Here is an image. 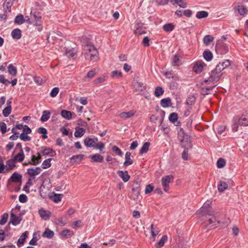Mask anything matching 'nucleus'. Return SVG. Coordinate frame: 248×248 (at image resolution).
Masks as SVG:
<instances>
[{"label":"nucleus","mask_w":248,"mask_h":248,"mask_svg":"<svg viewBox=\"0 0 248 248\" xmlns=\"http://www.w3.org/2000/svg\"><path fill=\"white\" fill-rule=\"evenodd\" d=\"M82 55L85 60L93 62L97 61L99 59V53L94 45L86 46L83 49Z\"/></svg>","instance_id":"1"},{"label":"nucleus","mask_w":248,"mask_h":248,"mask_svg":"<svg viewBox=\"0 0 248 248\" xmlns=\"http://www.w3.org/2000/svg\"><path fill=\"white\" fill-rule=\"evenodd\" d=\"M212 202L210 201H207L203 205V206L200 209V213L202 216L208 215L212 216V212L211 211V204Z\"/></svg>","instance_id":"2"},{"label":"nucleus","mask_w":248,"mask_h":248,"mask_svg":"<svg viewBox=\"0 0 248 248\" xmlns=\"http://www.w3.org/2000/svg\"><path fill=\"white\" fill-rule=\"evenodd\" d=\"M173 180V177L172 175H167L162 178V185L165 191H168L169 189V184L172 182Z\"/></svg>","instance_id":"3"},{"label":"nucleus","mask_w":248,"mask_h":248,"mask_svg":"<svg viewBox=\"0 0 248 248\" xmlns=\"http://www.w3.org/2000/svg\"><path fill=\"white\" fill-rule=\"evenodd\" d=\"M222 76V73L221 72H218L216 70V68L215 70H213L211 72L210 76L207 80H205V82L209 81L213 83H215L218 81L221 77Z\"/></svg>","instance_id":"4"},{"label":"nucleus","mask_w":248,"mask_h":248,"mask_svg":"<svg viewBox=\"0 0 248 248\" xmlns=\"http://www.w3.org/2000/svg\"><path fill=\"white\" fill-rule=\"evenodd\" d=\"M31 16L33 17L35 21L33 23L34 25L37 27V30L40 31L43 29L42 22L41 21V16L39 14L36 13H32L31 12Z\"/></svg>","instance_id":"5"},{"label":"nucleus","mask_w":248,"mask_h":248,"mask_svg":"<svg viewBox=\"0 0 248 248\" xmlns=\"http://www.w3.org/2000/svg\"><path fill=\"white\" fill-rule=\"evenodd\" d=\"M206 64L202 61H197L194 64L193 71L197 74L200 73L203 71V67Z\"/></svg>","instance_id":"6"},{"label":"nucleus","mask_w":248,"mask_h":248,"mask_svg":"<svg viewBox=\"0 0 248 248\" xmlns=\"http://www.w3.org/2000/svg\"><path fill=\"white\" fill-rule=\"evenodd\" d=\"M216 50L220 54H224L228 51V47L226 44L222 43H218L216 46Z\"/></svg>","instance_id":"7"},{"label":"nucleus","mask_w":248,"mask_h":248,"mask_svg":"<svg viewBox=\"0 0 248 248\" xmlns=\"http://www.w3.org/2000/svg\"><path fill=\"white\" fill-rule=\"evenodd\" d=\"M239 118L237 120L240 122V126H248V110L245 111Z\"/></svg>","instance_id":"8"},{"label":"nucleus","mask_w":248,"mask_h":248,"mask_svg":"<svg viewBox=\"0 0 248 248\" xmlns=\"http://www.w3.org/2000/svg\"><path fill=\"white\" fill-rule=\"evenodd\" d=\"M183 63L182 56L178 54H175L171 59V63L173 66H180Z\"/></svg>","instance_id":"9"},{"label":"nucleus","mask_w":248,"mask_h":248,"mask_svg":"<svg viewBox=\"0 0 248 248\" xmlns=\"http://www.w3.org/2000/svg\"><path fill=\"white\" fill-rule=\"evenodd\" d=\"M40 152L43 155H49L51 157H53L56 155L54 150L45 146L42 147Z\"/></svg>","instance_id":"10"},{"label":"nucleus","mask_w":248,"mask_h":248,"mask_svg":"<svg viewBox=\"0 0 248 248\" xmlns=\"http://www.w3.org/2000/svg\"><path fill=\"white\" fill-rule=\"evenodd\" d=\"M231 64V62L229 60H225L224 61L219 62L217 66H216V70L217 71H218V72H221V71L224 70L225 68H227V67L229 66Z\"/></svg>","instance_id":"11"},{"label":"nucleus","mask_w":248,"mask_h":248,"mask_svg":"<svg viewBox=\"0 0 248 248\" xmlns=\"http://www.w3.org/2000/svg\"><path fill=\"white\" fill-rule=\"evenodd\" d=\"M22 219L21 216H16L14 213H11L10 215V223H12L14 226H16L20 224Z\"/></svg>","instance_id":"12"},{"label":"nucleus","mask_w":248,"mask_h":248,"mask_svg":"<svg viewBox=\"0 0 248 248\" xmlns=\"http://www.w3.org/2000/svg\"><path fill=\"white\" fill-rule=\"evenodd\" d=\"M41 171L40 167H36L35 169L31 168L27 170V173L30 177L35 179V176L38 175Z\"/></svg>","instance_id":"13"},{"label":"nucleus","mask_w":248,"mask_h":248,"mask_svg":"<svg viewBox=\"0 0 248 248\" xmlns=\"http://www.w3.org/2000/svg\"><path fill=\"white\" fill-rule=\"evenodd\" d=\"M38 214L40 217L44 220H48L51 216V212L48 210H46L43 209L39 210Z\"/></svg>","instance_id":"14"},{"label":"nucleus","mask_w":248,"mask_h":248,"mask_svg":"<svg viewBox=\"0 0 248 248\" xmlns=\"http://www.w3.org/2000/svg\"><path fill=\"white\" fill-rule=\"evenodd\" d=\"M77 52L78 49L76 48L72 47L71 49H66L65 53L67 57L74 59L77 56Z\"/></svg>","instance_id":"15"},{"label":"nucleus","mask_w":248,"mask_h":248,"mask_svg":"<svg viewBox=\"0 0 248 248\" xmlns=\"http://www.w3.org/2000/svg\"><path fill=\"white\" fill-rule=\"evenodd\" d=\"M5 171H9L13 170L16 167V161L13 158L8 160L6 162Z\"/></svg>","instance_id":"16"},{"label":"nucleus","mask_w":248,"mask_h":248,"mask_svg":"<svg viewBox=\"0 0 248 248\" xmlns=\"http://www.w3.org/2000/svg\"><path fill=\"white\" fill-rule=\"evenodd\" d=\"M22 176L17 172H14L8 179V182L19 183L21 182Z\"/></svg>","instance_id":"17"},{"label":"nucleus","mask_w":248,"mask_h":248,"mask_svg":"<svg viewBox=\"0 0 248 248\" xmlns=\"http://www.w3.org/2000/svg\"><path fill=\"white\" fill-rule=\"evenodd\" d=\"M80 42L81 43V46L83 47V49L85 48L86 46H93V45L91 42L90 39L85 36L81 37L80 39Z\"/></svg>","instance_id":"18"},{"label":"nucleus","mask_w":248,"mask_h":248,"mask_svg":"<svg viewBox=\"0 0 248 248\" xmlns=\"http://www.w3.org/2000/svg\"><path fill=\"white\" fill-rule=\"evenodd\" d=\"M135 30L134 33L138 36L146 33L145 30L142 29V25L140 23H137L135 25Z\"/></svg>","instance_id":"19"},{"label":"nucleus","mask_w":248,"mask_h":248,"mask_svg":"<svg viewBox=\"0 0 248 248\" xmlns=\"http://www.w3.org/2000/svg\"><path fill=\"white\" fill-rule=\"evenodd\" d=\"M118 176L121 177L124 182H127L130 179V175L127 171L119 170L117 172Z\"/></svg>","instance_id":"20"},{"label":"nucleus","mask_w":248,"mask_h":248,"mask_svg":"<svg viewBox=\"0 0 248 248\" xmlns=\"http://www.w3.org/2000/svg\"><path fill=\"white\" fill-rule=\"evenodd\" d=\"M136 111L132 110L128 112H123L119 114V116L121 118L126 119L133 117Z\"/></svg>","instance_id":"21"},{"label":"nucleus","mask_w":248,"mask_h":248,"mask_svg":"<svg viewBox=\"0 0 248 248\" xmlns=\"http://www.w3.org/2000/svg\"><path fill=\"white\" fill-rule=\"evenodd\" d=\"M160 105L164 108L171 107L172 103L170 98L167 97L162 99L160 101Z\"/></svg>","instance_id":"22"},{"label":"nucleus","mask_w":248,"mask_h":248,"mask_svg":"<svg viewBox=\"0 0 248 248\" xmlns=\"http://www.w3.org/2000/svg\"><path fill=\"white\" fill-rule=\"evenodd\" d=\"M11 36L14 39L19 40L21 38V31L19 29H15L11 32Z\"/></svg>","instance_id":"23"},{"label":"nucleus","mask_w":248,"mask_h":248,"mask_svg":"<svg viewBox=\"0 0 248 248\" xmlns=\"http://www.w3.org/2000/svg\"><path fill=\"white\" fill-rule=\"evenodd\" d=\"M83 155H73L70 158V162L72 164L79 163L83 158Z\"/></svg>","instance_id":"24"},{"label":"nucleus","mask_w":248,"mask_h":248,"mask_svg":"<svg viewBox=\"0 0 248 248\" xmlns=\"http://www.w3.org/2000/svg\"><path fill=\"white\" fill-rule=\"evenodd\" d=\"M90 158H91V161L93 162H102L104 159L103 156L99 154L91 155Z\"/></svg>","instance_id":"25"},{"label":"nucleus","mask_w":248,"mask_h":248,"mask_svg":"<svg viewBox=\"0 0 248 248\" xmlns=\"http://www.w3.org/2000/svg\"><path fill=\"white\" fill-rule=\"evenodd\" d=\"M13 0H5L3 4V9L5 12H11V8L13 4Z\"/></svg>","instance_id":"26"},{"label":"nucleus","mask_w":248,"mask_h":248,"mask_svg":"<svg viewBox=\"0 0 248 248\" xmlns=\"http://www.w3.org/2000/svg\"><path fill=\"white\" fill-rule=\"evenodd\" d=\"M236 119H240L239 116H235L233 118L232 124V130L233 132H236L238 131V128L239 125H240V122L237 121Z\"/></svg>","instance_id":"27"},{"label":"nucleus","mask_w":248,"mask_h":248,"mask_svg":"<svg viewBox=\"0 0 248 248\" xmlns=\"http://www.w3.org/2000/svg\"><path fill=\"white\" fill-rule=\"evenodd\" d=\"M134 86L136 91L140 92H143L146 89V85L140 82H136Z\"/></svg>","instance_id":"28"},{"label":"nucleus","mask_w":248,"mask_h":248,"mask_svg":"<svg viewBox=\"0 0 248 248\" xmlns=\"http://www.w3.org/2000/svg\"><path fill=\"white\" fill-rule=\"evenodd\" d=\"M63 197L62 194L53 193L52 195L50 196V199L56 203L61 202Z\"/></svg>","instance_id":"29"},{"label":"nucleus","mask_w":248,"mask_h":248,"mask_svg":"<svg viewBox=\"0 0 248 248\" xmlns=\"http://www.w3.org/2000/svg\"><path fill=\"white\" fill-rule=\"evenodd\" d=\"M37 156H36L34 155H32L31 161L32 162L31 163V165H37L41 162V156L40 155V154L39 153H37Z\"/></svg>","instance_id":"30"},{"label":"nucleus","mask_w":248,"mask_h":248,"mask_svg":"<svg viewBox=\"0 0 248 248\" xmlns=\"http://www.w3.org/2000/svg\"><path fill=\"white\" fill-rule=\"evenodd\" d=\"M204 59L207 62H210L213 59V54L209 49L205 50L203 53Z\"/></svg>","instance_id":"31"},{"label":"nucleus","mask_w":248,"mask_h":248,"mask_svg":"<svg viewBox=\"0 0 248 248\" xmlns=\"http://www.w3.org/2000/svg\"><path fill=\"white\" fill-rule=\"evenodd\" d=\"M54 235V232L49 229L48 228H46L45 229V232L42 234V236L44 238H46L48 239L52 238Z\"/></svg>","instance_id":"32"},{"label":"nucleus","mask_w":248,"mask_h":248,"mask_svg":"<svg viewBox=\"0 0 248 248\" xmlns=\"http://www.w3.org/2000/svg\"><path fill=\"white\" fill-rule=\"evenodd\" d=\"M84 143L85 145L87 147L94 148L95 145L94 140H93L92 138L89 137L85 139Z\"/></svg>","instance_id":"33"},{"label":"nucleus","mask_w":248,"mask_h":248,"mask_svg":"<svg viewBox=\"0 0 248 248\" xmlns=\"http://www.w3.org/2000/svg\"><path fill=\"white\" fill-rule=\"evenodd\" d=\"M131 153L126 152L125 155V161L124 163V166H128L133 164V160L130 158Z\"/></svg>","instance_id":"34"},{"label":"nucleus","mask_w":248,"mask_h":248,"mask_svg":"<svg viewBox=\"0 0 248 248\" xmlns=\"http://www.w3.org/2000/svg\"><path fill=\"white\" fill-rule=\"evenodd\" d=\"M85 130L83 128L76 127L74 135L76 138H80L85 134Z\"/></svg>","instance_id":"35"},{"label":"nucleus","mask_w":248,"mask_h":248,"mask_svg":"<svg viewBox=\"0 0 248 248\" xmlns=\"http://www.w3.org/2000/svg\"><path fill=\"white\" fill-rule=\"evenodd\" d=\"M50 114L51 113L49 111L44 110L41 117V121L42 122H46L50 118Z\"/></svg>","instance_id":"36"},{"label":"nucleus","mask_w":248,"mask_h":248,"mask_svg":"<svg viewBox=\"0 0 248 248\" xmlns=\"http://www.w3.org/2000/svg\"><path fill=\"white\" fill-rule=\"evenodd\" d=\"M228 186V185L225 182L220 181L218 185V190L219 192H223L225 190Z\"/></svg>","instance_id":"37"},{"label":"nucleus","mask_w":248,"mask_h":248,"mask_svg":"<svg viewBox=\"0 0 248 248\" xmlns=\"http://www.w3.org/2000/svg\"><path fill=\"white\" fill-rule=\"evenodd\" d=\"M8 73L12 76H16L17 74V69L12 64H10L8 66Z\"/></svg>","instance_id":"38"},{"label":"nucleus","mask_w":248,"mask_h":248,"mask_svg":"<svg viewBox=\"0 0 248 248\" xmlns=\"http://www.w3.org/2000/svg\"><path fill=\"white\" fill-rule=\"evenodd\" d=\"M164 74L167 78H171L174 81H178L179 80V77L176 76H173L171 71L166 72Z\"/></svg>","instance_id":"39"},{"label":"nucleus","mask_w":248,"mask_h":248,"mask_svg":"<svg viewBox=\"0 0 248 248\" xmlns=\"http://www.w3.org/2000/svg\"><path fill=\"white\" fill-rule=\"evenodd\" d=\"M238 13L241 16H244L247 12V9L243 5H238L235 7Z\"/></svg>","instance_id":"40"},{"label":"nucleus","mask_w":248,"mask_h":248,"mask_svg":"<svg viewBox=\"0 0 248 248\" xmlns=\"http://www.w3.org/2000/svg\"><path fill=\"white\" fill-rule=\"evenodd\" d=\"M150 146V143L149 142H145L141 149L140 150V154L142 155L143 154L146 153L149 150Z\"/></svg>","instance_id":"41"},{"label":"nucleus","mask_w":248,"mask_h":248,"mask_svg":"<svg viewBox=\"0 0 248 248\" xmlns=\"http://www.w3.org/2000/svg\"><path fill=\"white\" fill-rule=\"evenodd\" d=\"M61 114L63 118L66 119L70 120L72 119V113L70 111L62 110L61 111Z\"/></svg>","instance_id":"42"},{"label":"nucleus","mask_w":248,"mask_h":248,"mask_svg":"<svg viewBox=\"0 0 248 248\" xmlns=\"http://www.w3.org/2000/svg\"><path fill=\"white\" fill-rule=\"evenodd\" d=\"M14 22L18 25H21L25 22L24 16L22 15L16 16L15 18Z\"/></svg>","instance_id":"43"},{"label":"nucleus","mask_w":248,"mask_h":248,"mask_svg":"<svg viewBox=\"0 0 248 248\" xmlns=\"http://www.w3.org/2000/svg\"><path fill=\"white\" fill-rule=\"evenodd\" d=\"M24 158L25 156L23 152H20L18 154L14 156L13 159L15 160V161L21 162L24 160Z\"/></svg>","instance_id":"44"},{"label":"nucleus","mask_w":248,"mask_h":248,"mask_svg":"<svg viewBox=\"0 0 248 248\" xmlns=\"http://www.w3.org/2000/svg\"><path fill=\"white\" fill-rule=\"evenodd\" d=\"M208 16V13L205 11H198L196 13V17L198 19L206 18Z\"/></svg>","instance_id":"45"},{"label":"nucleus","mask_w":248,"mask_h":248,"mask_svg":"<svg viewBox=\"0 0 248 248\" xmlns=\"http://www.w3.org/2000/svg\"><path fill=\"white\" fill-rule=\"evenodd\" d=\"M28 234L29 232L28 231H26L23 233L20 236V238L18 239L17 243L21 245H23L26 239L28 237Z\"/></svg>","instance_id":"46"},{"label":"nucleus","mask_w":248,"mask_h":248,"mask_svg":"<svg viewBox=\"0 0 248 248\" xmlns=\"http://www.w3.org/2000/svg\"><path fill=\"white\" fill-rule=\"evenodd\" d=\"M151 235L152 237H155L160 232V230L157 227H154L153 224L150 226Z\"/></svg>","instance_id":"47"},{"label":"nucleus","mask_w":248,"mask_h":248,"mask_svg":"<svg viewBox=\"0 0 248 248\" xmlns=\"http://www.w3.org/2000/svg\"><path fill=\"white\" fill-rule=\"evenodd\" d=\"M214 38L210 35H205L203 39V42L206 46H208L214 40Z\"/></svg>","instance_id":"48"},{"label":"nucleus","mask_w":248,"mask_h":248,"mask_svg":"<svg viewBox=\"0 0 248 248\" xmlns=\"http://www.w3.org/2000/svg\"><path fill=\"white\" fill-rule=\"evenodd\" d=\"M208 222L210 224H214V225L220 224L221 223V221L217 218L215 215H213L212 217L209 219Z\"/></svg>","instance_id":"49"},{"label":"nucleus","mask_w":248,"mask_h":248,"mask_svg":"<svg viewBox=\"0 0 248 248\" xmlns=\"http://www.w3.org/2000/svg\"><path fill=\"white\" fill-rule=\"evenodd\" d=\"M73 235V232L68 229L64 230L62 232V235L65 238H69Z\"/></svg>","instance_id":"50"},{"label":"nucleus","mask_w":248,"mask_h":248,"mask_svg":"<svg viewBox=\"0 0 248 248\" xmlns=\"http://www.w3.org/2000/svg\"><path fill=\"white\" fill-rule=\"evenodd\" d=\"M163 29L166 32H170L174 30V26L172 23H168L163 26Z\"/></svg>","instance_id":"51"},{"label":"nucleus","mask_w":248,"mask_h":248,"mask_svg":"<svg viewBox=\"0 0 248 248\" xmlns=\"http://www.w3.org/2000/svg\"><path fill=\"white\" fill-rule=\"evenodd\" d=\"M164 91L163 89L159 86L156 87L155 89L154 94L156 97H159L164 93Z\"/></svg>","instance_id":"52"},{"label":"nucleus","mask_w":248,"mask_h":248,"mask_svg":"<svg viewBox=\"0 0 248 248\" xmlns=\"http://www.w3.org/2000/svg\"><path fill=\"white\" fill-rule=\"evenodd\" d=\"M8 217L9 215L7 213L3 214L1 216L0 219V225H3L7 222Z\"/></svg>","instance_id":"53"},{"label":"nucleus","mask_w":248,"mask_h":248,"mask_svg":"<svg viewBox=\"0 0 248 248\" xmlns=\"http://www.w3.org/2000/svg\"><path fill=\"white\" fill-rule=\"evenodd\" d=\"M12 111V107L11 106H7L5 108L2 110V114L3 115L6 117H8Z\"/></svg>","instance_id":"54"},{"label":"nucleus","mask_w":248,"mask_h":248,"mask_svg":"<svg viewBox=\"0 0 248 248\" xmlns=\"http://www.w3.org/2000/svg\"><path fill=\"white\" fill-rule=\"evenodd\" d=\"M169 120L172 123H175L178 120V114L176 113H171L169 117Z\"/></svg>","instance_id":"55"},{"label":"nucleus","mask_w":248,"mask_h":248,"mask_svg":"<svg viewBox=\"0 0 248 248\" xmlns=\"http://www.w3.org/2000/svg\"><path fill=\"white\" fill-rule=\"evenodd\" d=\"M196 98L194 95L189 96L186 99V104L188 106H192L194 104Z\"/></svg>","instance_id":"56"},{"label":"nucleus","mask_w":248,"mask_h":248,"mask_svg":"<svg viewBox=\"0 0 248 248\" xmlns=\"http://www.w3.org/2000/svg\"><path fill=\"white\" fill-rule=\"evenodd\" d=\"M37 132L38 133L42 134V137L43 139H46L47 138L46 135L47 130L45 128L39 127L37 130Z\"/></svg>","instance_id":"57"},{"label":"nucleus","mask_w":248,"mask_h":248,"mask_svg":"<svg viewBox=\"0 0 248 248\" xmlns=\"http://www.w3.org/2000/svg\"><path fill=\"white\" fill-rule=\"evenodd\" d=\"M132 190L140 191V183L138 181H134L132 185Z\"/></svg>","instance_id":"58"},{"label":"nucleus","mask_w":248,"mask_h":248,"mask_svg":"<svg viewBox=\"0 0 248 248\" xmlns=\"http://www.w3.org/2000/svg\"><path fill=\"white\" fill-rule=\"evenodd\" d=\"M140 191L132 190V193L130 196L131 199L137 200L138 199Z\"/></svg>","instance_id":"59"},{"label":"nucleus","mask_w":248,"mask_h":248,"mask_svg":"<svg viewBox=\"0 0 248 248\" xmlns=\"http://www.w3.org/2000/svg\"><path fill=\"white\" fill-rule=\"evenodd\" d=\"M51 158H48L44 160L42 164V168L44 169H46L49 168L51 166Z\"/></svg>","instance_id":"60"},{"label":"nucleus","mask_w":248,"mask_h":248,"mask_svg":"<svg viewBox=\"0 0 248 248\" xmlns=\"http://www.w3.org/2000/svg\"><path fill=\"white\" fill-rule=\"evenodd\" d=\"M122 76V73L118 70H114L111 72V77L112 78H119Z\"/></svg>","instance_id":"61"},{"label":"nucleus","mask_w":248,"mask_h":248,"mask_svg":"<svg viewBox=\"0 0 248 248\" xmlns=\"http://www.w3.org/2000/svg\"><path fill=\"white\" fill-rule=\"evenodd\" d=\"M226 164L225 160L221 158H220L217 161V165L218 168H222Z\"/></svg>","instance_id":"62"},{"label":"nucleus","mask_w":248,"mask_h":248,"mask_svg":"<svg viewBox=\"0 0 248 248\" xmlns=\"http://www.w3.org/2000/svg\"><path fill=\"white\" fill-rule=\"evenodd\" d=\"M28 134L21 133L19 135V138L24 141H29L31 140V137L27 135Z\"/></svg>","instance_id":"63"},{"label":"nucleus","mask_w":248,"mask_h":248,"mask_svg":"<svg viewBox=\"0 0 248 248\" xmlns=\"http://www.w3.org/2000/svg\"><path fill=\"white\" fill-rule=\"evenodd\" d=\"M167 236L164 235L157 243L158 247H162L167 240Z\"/></svg>","instance_id":"64"}]
</instances>
